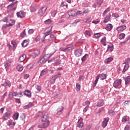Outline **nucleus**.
I'll list each match as a JSON object with an SVG mask.
<instances>
[{"label": "nucleus", "mask_w": 130, "mask_h": 130, "mask_svg": "<svg viewBox=\"0 0 130 130\" xmlns=\"http://www.w3.org/2000/svg\"><path fill=\"white\" fill-rule=\"evenodd\" d=\"M50 123L48 113H45L41 117V122L38 125V127L40 128H47L49 126Z\"/></svg>", "instance_id": "f257e3e1"}, {"label": "nucleus", "mask_w": 130, "mask_h": 130, "mask_svg": "<svg viewBox=\"0 0 130 130\" xmlns=\"http://www.w3.org/2000/svg\"><path fill=\"white\" fill-rule=\"evenodd\" d=\"M101 78L102 80H105L106 78H107V75L106 74H98L95 78V80L94 81V83H93V87H96V85H97V83H98V81Z\"/></svg>", "instance_id": "f03ea898"}, {"label": "nucleus", "mask_w": 130, "mask_h": 130, "mask_svg": "<svg viewBox=\"0 0 130 130\" xmlns=\"http://www.w3.org/2000/svg\"><path fill=\"white\" fill-rule=\"evenodd\" d=\"M83 53V49L80 48L76 49L74 51V54L76 57H80Z\"/></svg>", "instance_id": "7ed1b4c3"}, {"label": "nucleus", "mask_w": 130, "mask_h": 130, "mask_svg": "<svg viewBox=\"0 0 130 130\" xmlns=\"http://www.w3.org/2000/svg\"><path fill=\"white\" fill-rule=\"evenodd\" d=\"M11 115H12V112L11 111L6 112L2 117L3 120H8L11 117Z\"/></svg>", "instance_id": "20e7f679"}, {"label": "nucleus", "mask_w": 130, "mask_h": 130, "mask_svg": "<svg viewBox=\"0 0 130 130\" xmlns=\"http://www.w3.org/2000/svg\"><path fill=\"white\" fill-rule=\"evenodd\" d=\"M47 10V8H46V7H42L39 10L38 15H39V16H43V15L45 14V12H46Z\"/></svg>", "instance_id": "39448f33"}, {"label": "nucleus", "mask_w": 130, "mask_h": 130, "mask_svg": "<svg viewBox=\"0 0 130 130\" xmlns=\"http://www.w3.org/2000/svg\"><path fill=\"white\" fill-rule=\"evenodd\" d=\"M40 54V51L39 50H35L32 55H29V56H31L32 58H35L37 56H38Z\"/></svg>", "instance_id": "423d86ee"}, {"label": "nucleus", "mask_w": 130, "mask_h": 130, "mask_svg": "<svg viewBox=\"0 0 130 130\" xmlns=\"http://www.w3.org/2000/svg\"><path fill=\"white\" fill-rule=\"evenodd\" d=\"M125 29H126V26L124 25H121L116 28V30L118 31V33H119V32H122V31H124Z\"/></svg>", "instance_id": "0eeeda50"}, {"label": "nucleus", "mask_w": 130, "mask_h": 130, "mask_svg": "<svg viewBox=\"0 0 130 130\" xmlns=\"http://www.w3.org/2000/svg\"><path fill=\"white\" fill-rule=\"evenodd\" d=\"M18 18H21V19L23 18H25L26 14L25 13L22 11H20L16 13Z\"/></svg>", "instance_id": "6e6552de"}, {"label": "nucleus", "mask_w": 130, "mask_h": 130, "mask_svg": "<svg viewBox=\"0 0 130 130\" xmlns=\"http://www.w3.org/2000/svg\"><path fill=\"white\" fill-rule=\"evenodd\" d=\"M120 85H121V79L117 80L114 82L113 87H114V88H117V87L120 86Z\"/></svg>", "instance_id": "1a4fd4ad"}, {"label": "nucleus", "mask_w": 130, "mask_h": 130, "mask_svg": "<svg viewBox=\"0 0 130 130\" xmlns=\"http://www.w3.org/2000/svg\"><path fill=\"white\" fill-rule=\"evenodd\" d=\"M108 121H109V118H105L104 119V121L102 123V127L105 128V127H106L107 126V124L108 123Z\"/></svg>", "instance_id": "9d476101"}, {"label": "nucleus", "mask_w": 130, "mask_h": 130, "mask_svg": "<svg viewBox=\"0 0 130 130\" xmlns=\"http://www.w3.org/2000/svg\"><path fill=\"white\" fill-rule=\"evenodd\" d=\"M12 64V62L10 60L7 61L5 63V68L6 71H9V69Z\"/></svg>", "instance_id": "9b49d317"}, {"label": "nucleus", "mask_w": 130, "mask_h": 130, "mask_svg": "<svg viewBox=\"0 0 130 130\" xmlns=\"http://www.w3.org/2000/svg\"><path fill=\"white\" fill-rule=\"evenodd\" d=\"M24 96H26V97H28V98H31L32 97V93H31V91L29 90H25L24 92Z\"/></svg>", "instance_id": "f8f14e48"}, {"label": "nucleus", "mask_w": 130, "mask_h": 130, "mask_svg": "<svg viewBox=\"0 0 130 130\" xmlns=\"http://www.w3.org/2000/svg\"><path fill=\"white\" fill-rule=\"evenodd\" d=\"M63 110V107L60 106L58 109H57V115H60L62 113V111Z\"/></svg>", "instance_id": "ddd939ff"}, {"label": "nucleus", "mask_w": 130, "mask_h": 130, "mask_svg": "<svg viewBox=\"0 0 130 130\" xmlns=\"http://www.w3.org/2000/svg\"><path fill=\"white\" fill-rule=\"evenodd\" d=\"M68 14L70 17H75L77 15V12H76V11H75V10H73L69 11Z\"/></svg>", "instance_id": "4468645a"}, {"label": "nucleus", "mask_w": 130, "mask_h": 130, "mask_svg": "<svg viewBox=\"0 0 130 130\" xmlns=\"http://www.w3.org/2000/svg\"><path fill=\"white\" fill-rule=\"evenodd\" d=\"M15 8V3H12L7 6V9L10 11H16V10H13Z\"/></svg>", "instance_id": "2eb2a0df"}, {"label": "nucleus", "mask_w": 130, "mask_h": 130, "mask_svg": "<svg viewBox=\"0 0 130 130\" xmlns=\"http://www.w3.org/2000/svg\"><path fill=\"white\" fill-rule=\"evenodd\" d=\"M3 87H11V82L9 80H6L4 84H1Z\"/></svg>", "instance_id": "dca6fc26"}, {"label": "nucleus", "mask_w": 130, "mask_h": 130, "mask_svg": "<svg viewBox=\"0 0 130 130\" xmlns=\"http://www.w3.org/2000/svg\"><path fill=\"white\" fill-rule=\"evenodd\" d=\"M29 45V42L27 40H24L21 43L22 47H26Z\"/></svg>", "instance_id": "f3484780"}, {"label": "nucleus", "mask_w": 130, "mask_h": 130, "mask_svg": "<svg viewBox=\"0 0 130 130\" xmlns=\"http://www.w3.org/2000/svg\"><path fill=\"white\" fill-rule=\"evenodd\" d=\"M112 28H113V26H112V24L109 23L107 25L105 29L106 30H107V31H111V30H112Z\"/></svg>", "instance_id": "a211bd4d"}, {"label": "nucleus", "mask_w": 130, "mask_h": 130, "mask_svg": "<svg viewBox=\"0 0 130 130\" xmlns=\"http://www.w3.org/2000/svg\"><path fill=\"white\" fill-rule=\"evenodd\" d=\"M34 106V104L33 103H29L28 105L23 106L24 109H28Z\"/></svg>", "instance_id": "6ab92c4d"}, {"label": "nucleus", "mask_w": 130, "mask_h": 130, "mask_svg": "<svg viewBox=\"0 0 130 130\" xmlns=\"http://www.w3.org/2000/svg\"><path fill=\"white\" fill-rule=\"evenodd\" d=\"M8 125L10 127H14L16 125V122H13V120H10L8 121Z\"/></svg>", "instance_id": "aec40b11"}, {"label": "nucleus", "mask_w": 130, "mask_h": 130, "mask_svg": "<svg viewBox=\"0 0 130 130\" xmlns=\"http://www.w3.org/2000/svg\"><path fill=\"white\" fill-rule=\"evenodd\" d=\"M26 54H23L20 56L19 58L18 61L19 62H22V61L26 59Z\"/></svg>", "instance_id": "412c9836"}, {"label": "nucleus", "mask_w": 130, "mask_h": 130, "mask_svg": "<svg viewBox=\"0 0 130 130\" xmlns=\"http://www.w3.org/2000/svg\"><path fill=\"white\" fill-rule=\"evenodd\" d=\"M103 105H104V100H101V101L98 102L96 104V106L98 107H101L103 106Z\"/></svg>", "instance_id": "4be33fe9"}, {"label": "nucleus", "mask_w": 130, "mask_h": 130, "mask_svg": "<svg viewBox=\"0 0 130 130\" xmlns=\"http://www.w3.org/2000/svg\"><path fill=\"white\" fill-rule=\"evenodd\" d=\"M111 17V15L110 14H108V16L105 17V19L104 20V22L105 23H108L109 21H110V18Z\"/></svg>", "instance_id": "5701e85b"}, {"label": "nucleus", "mask_w": 130, "mask_h": 130, "mask_svg": "<svg viewBox=\"0 0 130 130\" xmlns=\"http://www.w3.org/2000/svg\"><path fill=\"white\" fill-rule=\"evenodd\" d=\"M50 34H52V27H51L50 29V30L46 32L44 34V38H45V37H46V36H48V35H50Z\"/></svg>", "instance_id": "b1692460"}, {"label": "nucleus", "mask_w": 130, "mask_h": 130, "mask_svg": "<svg viewBox=\"0 0 130 130\" xmlns=\"http://www.w3.org/2000/svg\"><path fill=\"white\" fill-rule=\"evenodd\" d=\"M113 60V58L110 57L107 59H106L104 61L105 63H109V62H111Z\"/></svg>", "instance_id": "393cba45"}, {"label": "nucleus", "mask_w": 130, "mask_h": 130, "mask_svg": "<svg viewBox=\"0 0 130 130\" xmlns=\"http://www.w3.org/2000/svg\"><path fill=\"white\" fill-rule=\"evenodd\" d=\"M128 68H129V64H125L124 66L123 69L122 70V73H125L126 71L128 70Z\"/></svg>", "instance_id": "a878e982"}, {"label": "nucleus", "mask_w": 130, "mask_h": 130, "mask_svg": "<svg viewBox=\"0 0 130 130\" xmlns=\"http://www.w3.org/2000/svg\"><path fill=\"white\" fill-rule=\"evenodd\" d=\"M19 113L16 112L13 114V119L14 120H18V118H19Z\"/></svg>", "instance_id": "bb28decb"}, {"label": "nucleus", "mask_w": 130, "mask_h": 130, "mask_svg": "<svg viewBox=\"0 0 130 130\" xmlns=\"http://www.w3.org/2000/svg\"><path fill=\"white\" fill-rule=\"evenodd\" d=\"M101 42L104 45V46H106V37H104V38H103Z\"/></svg>", "instance_id": "cd10ccee"}, {"label": "nucleus", "mask_w": 130, "mask_h": 130, "mask_svg": "<svg viewBox=\"0 0 130 130\" xmlns=\"http://www.w3.org/2000/svg\"><path fill=\"white\" fill-rule=\"evenodd\" d=\"M125 85H128L130 83V76L126 77L124 79Z\"/></svg>", "instance_id": "c85d7f7f"}, {"label": "nucleus", "mask_w": 130, "mask_h": 130, "mask_svg": "<svg viewBox=\"0 0 130 130\" xmlns=\"http://www.w3.org/2000/svg\"><path fill=\"white\" fill-rule=\"evenodd\" d=\"M55 93H56L55 94V98H59V95H60V91H59V90H56Z\"/></svg>", "instance_id": "c756f323"}, {"label": "nucleus", "mask_w": 130, "mask_h": 130, "mask_svg": "<svg viewBox=\"0 0 130 130\" xmlns=\"http://www.w3.org/2000/svg\"><path fill=\"white\" fill-rule=\"evenodd\" d=\"M104 0H96V4L98 5V8L101 7V5L103 4Z\"/></svg>", "instance_id": "7c9ffc66"}, {"label": "nucleus", "mask_w": 130, "mask_h": 130, "mask_svg": "<svg viewBox=\"0 0 130 130\" xmlns=\"http://www.w3.org/2000/svg\"><path fill=\"white\" fill-rule=\"evenodd\" d=\"M89 57V55L88 54H85V55H84L82 58H81V60L82 62L85 61L87 58Z\"/></svg>", "instance_id": "2f4dec72"}, {"label": "nucleus", "mask_w": 130, "mask_h": 130, "mask_svg": "<svg viewBox=\"0 0 130 130\" xmlns=\"http://www.w3.org/2000/svg\"><path fill=\"white\" fill-rule=\"evenodd\" d=\"M48 73V71L46 69L43 70L41 72L40 76H44V75H46Z\"/></svg>", "instance_id": "473e14b6"}, {"label": "nucleus", "mask_w": 130, "mask_h": 130, "mask_svg": "<svg viewBox=\"0 0 130 130\" xmlns=\"http://www.w3.org/2000/svg\"><path fill=\"white\" fill-rule=\"evenodd\" d=\"M55 80H56V78L54 76H52L51 79L50 81L51 85H52L55 83Z\"/></svg>", "instance_id": "72a5a7b5"}, {"label": "nucleus", "mask_w": 130, "mask_h": 130, "mask_svg": "<svg viewBox=\"0 0 130 130\" xmlns=\"http://www.w3.org/2000/svg\"><path fill=\"white\" fill-rule=\"evenodd\" d=\"M16 69L18 72H22L23 71V67L21 65H18Z\"/></svg>", "instance_id": "f704fd0d"}, {"label": "nucleus", "mask_w": 130, "mask_h": 130, "mask_svg": "<svg viewBox=\"0 0 130 130\" xmlns=\"http://www.w3.org/2000/svg\"><path fill=\"white\" fill-rule=\"evenodd\" d=\"M108 114L110 116H113L114 114H115V112L113 111V110H109L108 112Z\"/></svg>", "instance_id": "c9c22d12"}, {"label": "nucleus", "mask_w": 130, "mask_h": 130, "mask_svg": "<svg viewBox=\"0 0 130 130\" xmlns=\"http://www.w3.org/2000/svg\"><path fill=\"white\" fill-rule=\"evenodd\" d=\"M108 50H109V51H113V45L111 44L110 45L108 46Z\"/></svg>", "instance_id": "e433bc0d"}, {"label": "nucleus", "mask_w": 130, "mask_h": 130, "mask_svg": "<svg viewBox=\"0 0 130 130\" xmlns=\"http://www.w3.org/2000/svg\"><path fill=\"white\" fill-rule=\"evenodd\" d=\"M33 67H34V63H31L27 66V69L28 70H31V69H33Z\"/></svg>", "instance_id": "4c0bfd02"}, {"label": "nucleus", "mask_w": 130, "mask_h": 130, "mask_svg": "<svg viewBox=\"0 0 130 130\" xmlns=\"http://www.w3.org/2000/svg\"><path fill=\"white\" fill-rule=\"evenodd\" d=\"M26 119V115L25 114H22L20 116V119L22 120V121H25V119Z\"/></svg>", "instance_id": "58836bf2"}, {"label": "nucleus", "mask_w": 130, "mask_h": 130, "mask_svg": "<svg viewBox=\"0 0 130 130\" xmlns=\"http://www.w3.org/2000/svg\"><path fill=\"white\" fill-rule=\"evenodd\" d=\"M125 37V34H120L119 36V39H124V38Z\"/></svg>", "instance_id": "ea45409f"}, {"label": "nucleus", "mask_w": 130, "mask_h": 130, "mask_svg": "<svg viewBox=\"0 0 130 130\" xmlns=\"http://www.w3.org/2000/svg\"><path fill=\"white\" fill-rule=\"evenodd\" d=\"M46 60H47L46 59H45V58L42 57L41 59H40L39 61L40 63H44V62H46Z\"/></svg>", "instance_id": "a19ab883"}, {"label": "nucleus", "mask_w": 130, "mask_h": 130, "mask_svg": "<svg viewBox=\"0 0 130 130\" xmlns=\"http://www.w3.org/2000/svg\"><path fill=\"white\" fill-rule=\"evenodd\" d=\"M9 98L10 100H12L13 98H14V93H13V92H11L9 93Z\"/></svg>", "instance_id": "79ce46f5"}, {"label": "nucleus", "mask_w": 130, "mask_h": 130, "mask_svg": "<svg viewBox=\"0 0 130 130\" xmlns=\"http://www.w3.org/2000/svg\"><path fill=\"white\" fill-rule=\"evenodd\" d=\"M76 91H80L81 90V85H80V84H76Z\"/></svg>", "instance_id": "37998d69"}, {"label": "nucleus", "mask_w": 130, "mask_h": 130, "mask_svg": "<svg viewBox=\"0 0 130 130\" xmlns=\"http://www.w3.org/2000/svg\"><path fill=\"white\" fill-rule=\"evenodd\" d=\"M101 36V35H100V33L95 34L93 36V38L98 39V38H99Z\"/></svg>", "instance_id": "c03bdc74"}, {"label": "nucleus", "mask_w": 130, "mask_h": 130, "mask_svg": "<svg viewBox=\"0 0 130 130\" xmlns=\"http://www.w3.org/2000/svg\"><path fill=\"white\" fill-rule=\"evenodd\" d=\"M130 63V58H128L125 60V62L123 63V64H129Z\"/></svg>", "instance_id": "a18cd8bd"}, {"label": "nucleus", "mask_w": 130, "mask_h": 130, "mask_svg": "<svg viewBox=\"0 0 130 130\" xmlns=\"http://www.w3.org/2000/svg\"><path fill=\"white\" fill-rule=\"evenodd\" d=\"M26 37V29H24L22 33L20 34V37L24 38Z\"/></svg>", "instance_id": "49530a36"}, {"label": "nucleus", "mask_w": 130, "mask_h": 130, "mask_svg": "<svg viewBox=\"0 0 130 130\" xmlns=\"http://www.w3.org/2000/svg\"><path fill=\"white\" fill-rule=\"evenodd\" d=\"M30 12H36V9L35 8V6L34 5H31L30 7Z\"/></svg>", "instance_id": "de8ad7c7"}, {"label": "nucleus", "mask_w": 130, "mask_h": 130, "mask_svg": "<svg viewBox=\"0 0 130 130\" xmlns=\"http://www.w3.org/2000/svg\"><path fill=\"white\" fill-rule=\"evenodd\" d=\"M84 126V123L83 122H80L77 126V127H79V128H82Z\"/></svg>", "instance_id": "09e8293b"}, {"label": "nucleus", "mask_w": 130, "mask_h": 130, "mask_svg": "<svg viewBox=\"0 0 130 130\" xmlns=\"http://www.w3.org/2000/svg\"><path fill=\"white\" fill-rule=\"evenodd\" d=\"M85 20V23H87V24H89V23H90V22L92 21L91 17L87 18Z\"/></svg>", "instance_id": "8fccbe9b"}, {"label": "nucleus", "mask_w": 130, "mask_h": 130, "mask_svg": "<svg viewBox=\"0 0 130 130\" xmlns=\"http://www.w3.org/2000/svg\"><path fill=\"white\" fill-rule=\"evenodd\" d=\"M51 22L52 21L50 19H49L45 21V24H46L47 25H49L50 24H51Z\"/></svg>", "instance_id": "3c124183"}, {"label": "nucleus", "mask_w": 130, "mask_h": 130, "mask_svg": "<svg viewBox=\"0 0 130 130\" xmlns=\"http://www.w3.org/2000/svg\"><path fill=\"white\" fill-rule=\"evenodd\" d=\"M61 73L60 72H58L57 74L54 75L53 76L56 78L57 79V78H59L60 77Z\"/></svg>", "instance_id": "603ef678"}, {"label": "nucleus", "mask_w": 130, "mask_h": 130, "mask_svg": "<svg viewBox=\"0 0 130 130\" xmlns=\"http://www.w3.org/2000/svg\"><path fill=\"white\" fill-rule=\"evenodd\" d=\"M60 7H66V8H68V4L66 2H63L61 4Z\"/></svg>", "instance_id": "864d4df0"}, {"label": "nucleus", "mask_w": 130, "mask_h": 130, "mask_svg": "<svg viewBox=\"0 0 130 130\" xmlns=\"http://www.w3.org/2000/svg\"><path fill=\"white\" fill-rule=\"evenodd\" d=\"M85 79V77L84 76H80L78 79L79 82H81V81H83Z\"/></svg>", "instance_id": "5fc2aeb1"}, {"label": "nucleus", "mask_w": 130, "mask_h": 130, "mask_svg": "<svg viewBox=\"0 0 130 130\" xmlns=\"http://www.w3.org/2000/svg\"><path fill=\"white\" fill-rule=\"evenodd\" d=\"M28 33L29 35H31L34 33V30H33V29H30L28 31Z\"/></svg>", "instance_id": "6e6d98bb"}, {"label": "nucleus", "mask_w": 130, "mask_h": 130, "mask_svg": "<svg viewBox=\"0 0 130 130\" xmlns=\"http://www.w3.org/2000/svg\"><path fill=\"white\" fill-rule=\"evenodd\" d=\"M59 64H60V60H57L54 63V66H59Z\"/></svg>", "instance_id": "4d7b16f0"}, {"label": "nucleus", "mask_w": 130, "mask_h": 130, "mask_svg": "<svg viewBox=\"0 0 130 130\" xmlns=\"http://www.w3.org/2000/svg\"><path fill=\"white\" fill-rule=\"evenodd\" d=\"M43 114L42 113V112H38L37 113V116L38 117H40V116H42V115H43Z\"/></svg>", "instance_id": "13d9d810"}, {"label": "nucleus", "mask_w": 130, "mask_h": 130, "mask_svg": "<svg viewBox=\"0 0 130 130\" xmlns=\"http://www.w3.org/2000/svg\"><path fill=\"white\" fill-rule=\"evenodd\" d=\"M12 4H15V7H14V9L13 10H15L17 9V4H18V1H16L15 2H13Z\"/></svg>", "instance_id": "bf43d9fd"}, {"label": "nucleus", "mask_w": 130, "mask_h": 130, "mask_svg": "<svg viewBox=\"0 0 130 130\" xmlns=\"http://www.w3.org/2000/svg\"><path fill=\"white\" fill-rule=\"evenodd\" d=\"M36 89L38 90V91H41V86L39 85H36Z\"/></svg>", "instance_id": "052dcab7"}, {"label": "nucleus", "mask_w": 130, "mask_h": 130, "mask_svg": "<svg viewBox=\"0 0 130 130\" xmlns=\"http://www.w3.org/2000/svg\"><path fill=\"white\" fill-rule=\"evenodd\" d=\"M126 116H123L122 119V122H125L127 121Z\"/></svg>", "instance_id": "680f3d73"}, {"label": "nucleus", "mask_w": 130, "mask_h": 130, "mask_svg": "<svg viewBox=\"0 0 130 130\" xmlns=\"http://www.w3.org/2000/svg\"><path fill=\"white\" fill-rule=\"evenodd\" d=\"M112 16L115 18H119V15L117 13H114L112 14Z\"/></svg>", "instance_id": "e2e57ef3"}, {"label": "nucleus", "mask_w": 130, "mask_h": 130, "mask_svg": "<svg viewBox=\"0 0 130 130\" xmlns=\"http://www.w3.org/2000/svg\"><path fill=\"white\" fill-rule=\"evenodd\" d=\"M29 77H30V75H29V74H25L24 75V79L25 80H27V79H28V78H29Z\"/></svg>", "instance_id": "0e129e2a"}, {"label": "nucleus", "mask_w": 130, "mask_h": 130, "mask_svg": "<svg viewBox=\"0 0 130 130\" xmlns=\"http://www.w3.org/2000/svg\"><path fill=\"white\" fill-rule=\"evenodd\" d=\"M85 105H86V107H89L90 106V101H87L85 102Z\"/></svg>", "instance_id": "69168bd1"}, {"label": "nucleus", "mask_w": 130, "mask_h": 130, "mask_svg": "<svg viewBox=\"0 0 130 130\" xmlns=\"http://www.w3.org/2000/svg\"><path fill=\"white\" fill-rule=\"evenodd\" d=\"M124 105H125V104L126 105H129L130 104V100H128V101H125L124 102Z\"/></svg>", "instance_id": "338daca9"}, {"label": "nucleus", "mask_w": 130, "mask_h": 130, "mask_svg": "<svg viewBox=\"0 0 130 130\" xmlns=\"http://www.w3.org/2000/svg\"><path fill=\"white\" fill-rule=\"evenodd\" d=\"M39 40H40V36H38L35 39V41H36V42H38Z\"/></svg>", "instance_id": "774afa93"}]
</instances>
